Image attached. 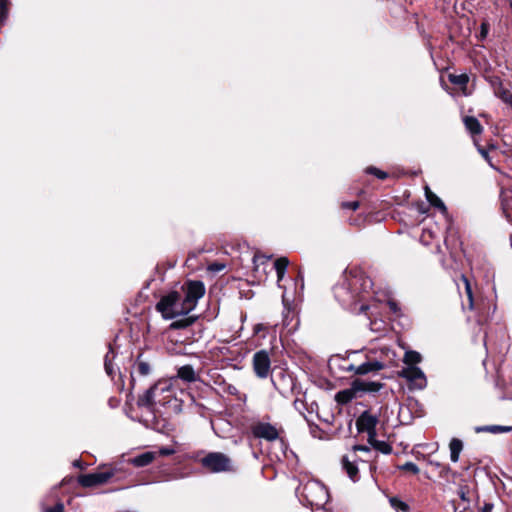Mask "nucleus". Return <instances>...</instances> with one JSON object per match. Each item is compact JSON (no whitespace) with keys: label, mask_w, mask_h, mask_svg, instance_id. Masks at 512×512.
Instances as JSON below:
<instances>
[{"label":"nucleus","mask_w":512,"mask_h":512,"mask_svg":"<svg viewBox=\"0 0 512 512\" xmlns=\"http://www.w3.org/2000/svg\"><path fill=\"white\" fill-rule=\"evenodd\" d=\"M171 397V385L167 381H159L139 397L137 404L152 412L155 404L165 405Z\"/></svg>","instance_id":"7ed1b4c3"},{"label":"nucleus","mask_w":512,"mask_h":512,"mask_svg":"<svg viewBox=\"0 0 512 512\" xmlns=\"http://www.w3.org/2000/svg\"><path fill=\"white\" fill-rule=\"evenodd\" d=\"M137 370L140 375L147 376L150 373V365L147 362H139L137 365Z\"/></svg>","instance_id":"72a5a7b5"},{"label":"nucleus","mask_w":512,"mask_h":512,"mask_svg":"<svg viewBox=\"0 0 512 512\" xmlns=\"http://www.w3.org/2000/svg\"><path fill=\"white\" fill-rule=\"evenodd\" d=\"M225 268L224 264L221 263H212L209 265L208 270L212 272H220Z\"/></svg>","instance_id":"c9c22d12"},{"label":"nucleus","mask_w":512,"mask_h":512,"mask_svg":"<svg viewBox=\"0 0 512 512\" xmlns=\"http://www.w3.org/2000/svg\"><path fill=\"white\" fill-rule=\"evenodd\" d=\"M461 279L465 284V291H466L468 302H469V309H472L473 308V296H472L471 285H470L468 279L464 275L461 276Z\"/></svg>","instance_id":"2f4dec72"},{"label":"nucleus","mask_w":512,"mask_h":512,"mask_svg":"<svg viewBox=\"0 0 512 512\" xmlns=\"http://www.w3.org/2000/svg\"><path fill=\"white\" fill-rule=\"evenodd\" d=\"M367 360L359 365H354V364H350L346 370L347 371H352L354 372L355 374H358V375H366L368 373H371V372H377L379 370H381L380 368L376 367V359H374V357L372 356V354H370V351L368 352L367 354Z\"/></svg>","instance_id":"f8f14e48"},{"label":"nucleus","mask_w":512,"mask_h":512,"mask_svg":"<svg viewBox=\"0 0 512 512\" xmlns=\"http://www.w3.org/2000/svg\"><path fill=\"white\" fill-rule=\"evenodd\" d=\"M512 431V426H503V425H487V426H477L475 427L476 433L481 432H490L493 434L498 433H508Z\"/></svg>","instance_id":"5701e85b"},{"label":"nucleus","mask_w":512,"mask_h":512,"mask_svg":"<svg viewBox=\"0 0 512 512\" xmlns=\"http://www.w3.org/2000/svg\"><path fill=\"white\" fill-rule=\"evenodd\" d=\"M449 80L451 83L455 85L465 86L469 81V77L466 74H451L449 75Z\"/></svg>","instance_id":"c756f323"},{"label":"nucleus","mask_w":512,"mask_h":512,"mask_svg":"<svg viewBox=\"0 0 512 512\" xmlns=\"http://www.w3.org/2000/svg\"><path fill=\"white\" fill-rule=\"evenodd\" d=\"M369 443L377 450L381 451L384 454H389L392 451L391 446L385 441L376 440V437L373 441H369Z\"/></svg>","instance_id":"bb28decb"},{"label":"nucleus","mask_w":512,"mask_h":512,"mask_svg":"<svg viewBox=\"0 0 512 512\" xmlns=\"http://www.w3.org/2000/svg\"><path fill=\"white\" fill-rule=\"evenodd\" d=\"M44 512H64V505L58 502L54 507L46 508Z\"/></svg>","instance_id":"e433bc0d"},{"label":"nucleus","mask_w":512,"mask_h":512,"mask_svg":"<svg viewBox=\"0 0 512 512\" xmlns=\"http://www.w3.org/2000/svg\"><path fill=\"white\" fill-rule=\"evenodd\" d=\"M370 354L376 359V367L381 370L388 367L397 365V354L387 346H380L377 348L370 349Z\"/></svg>","instance_id":"0eeeda50"},{"label":"nucleus","mask_w":512,"mask_h":512,"mask_svg":"<svg viewBox=\"0 0 512 512\" xmlns=\"http://www.w3.org/2000/svg\"><path fill=\"white\" fill-rule=\"evenodd\" d=\"M177 377L188 383L196 382L198 380V376L191 365L179 367L177 370Z\"/></svg>","instance_id":"dca6fc26"},{"label":"nucleus","mask_w":512,"mask_h":512,"mask_svg":"<svg viewBox=\"0 0 512 512\" xmlns=\"http://www.w3.org/2000/svg\"><path fill=\"white\" fill-rule=\"evenodd\" d=\"M114 357H115V353L112 350V348H110V350L108 351V353L105 356V361H104L105 371L109 376H112L114 374V370H113V366H112V360L114 359Z\"/></svg>","instance_id":"cd10ccee"},{"label":"nucleus","mask_w":512,"mask_h":512,"mask_svg":"<svg viewBox=\"0 0 512 512\" xmlns=\"http://www.w3.org/2000/svg\"><path fill=\"white\" fill-rule=\"evenodd\" d=\"M353 451L356 452V451H363V452H370V449L369 447L367 446H363V445H355L353 447Z\"/></svg>","instance_id":"79ce46f5"},{"label":"nucleus","mask_w":512,"mask_h":512,"mask_svg":"<svg viewBox=\"0 0 512 512\" xmlns=\"http://www.w3.org/2000/svg\"><path fill=\"white\" fill-rule=\"evenodd\" d=\"M428 464L438 471L441 478L448 479L450 476L454 478L457 475L448 465L441 464L438 461L429 460Z\"/></svg>","instance_id":"6ab92c4d"},{"label":"nucleus","mask_w":512,"mask_h":512,"mask_svg":"<svg viewBox=\"0 0 512 512\" xmlns=\"http://www.w3.org/2000/svg\"><path fill=\"white\" fill-rule=\"evenodd\" d=\"M353 382L360 383V385H358V389H357L360 396H362L364 393H377L383 387L382 383L375 382V381H364V380L356 379Z\"/></svg>","instance_id":"4468645a"},{"label":"nucleus","mask_w":512,"mask_h":512,"mask_svg":"<svg viewBox=\"0 0 512 512\" xmlns=\"http://www.w3.org/2000/svg\"><path fill=\"white\" fill-rule=\"evenodd\" d=\"M342 207L345 209L356 210L359 207V202H357V201L345 202L342 204Z\"/></svg>","instance_id":"58836bf2"},{"label":"nucleus","mask_w":512,"mask_h":512,"mask_svg":"<svg viewBox=\"0 0 512 512\" xmlns=\"http://www.w3.org/2000/svg\"><path fill=\"white\" fill-rule=\"evenodd\" d=\"M350 459L349 456H344L342 458V464L343 468L346 470L348 476L351 480L356 481L358 476V467L356 466V458L355 455H353Z\"/></svg>","instance_id":"2eb2a0df"},{"label":"nucleus","mask_w":512,"mask_h":512,"mask_svg":"<svg viewBox=\"0 0 512 512\" xmlns=\"http://www.w3.org/2000/svg\"><path fill=\"white\" fill-rule=\"evenodd\" d=\"M201 466L210 473L234 472L231 458L222 452H209L199 460Z\"/></svg>","instance_id":"20e7f679"},{"label":"nucleus","mask_w":512,"mask_h":512,"mask_svg":"<svg viewBox=\"0 0 512 512\" xmlns=\"http://www.w3.org/2000/svg\"><path fill=\"white\" fill-rule=\"evenodd\" d=\"M458 494H459V496H460V498H461L462 500H464V501H465V500H467V499H466V494H465V492H464V490H463V489H460V490L458 491Z\"/></svg>","instance_id":"de8ad7c7"},{"label":"nucleus","mask_w":512,"mask_h":512,"mask_svg":"<svg viewBox=\"0 0 512 512\" xmlns=\"http://www.w3.org/2000/svg\"><path fill=\"white\" fill-rule=\"evenodd\" d=\"M491 83L494 89L495 96L500 98L503 102H505L509 98V96L512 95L506 88H504L499 78H494L491 81Z\"/></svg>","instance_id":"4be33fe9"},{"label":"nucleus","mask_w":512,"mask_h":512,"mask_svg":"<svg viewBox=\"0 0 512 512\" xmlns=\"http://www.w3.org/2000/svg\"><path fill=\"white\" fill-rule=\"evenodd\" d=\"M493 507H494L493 504L485 503L484 506L481 509V512H492Z\"/></svg>","instance_id":"c03bdc74"},{"label":"nucleus","mask_w":512,"mask_h":512,"mask_svg":"<svg viewBox=\"0 0 512 512\" xmlns=\"http://www.w3.org/2000/svg\"><path fill=\"white\" fill-rule=\"evenodd\" d=\"M302 496L313 507H324L328 502L329 494L326 487L317 480H310L303 485Z\"/></svg>","instance_id":"39448f33"},{"label":"nucleus","mask_w":512,"mask_h":512,"mask_svg":"<svg viewBox=\"0 0 512 512\" xmlns=\"http://www.w3.org/2000/svg\"><path fill=\"white\" fill-rule=\"evenodd\" d=\"M488 31H489V25L487 23H482L481 31H480V38L484 39L487 36Z\"/></svg>","instance_id":"a19ab883"},{"label":"nucleus","mask_w":512,"mask_h":512,"mask_svg":"<svg viewBox=\"0 0 512 512\" xmlns=\"http://www.w3.org/2000/svg\"><path fill=\"white\" fill-rule=\"evenodd\" d=\"M509 4H510V6H511V8H512V0H509Z\"/></svg>","instance_id":"864d4df0"},{"label":"nucleus","mask_w":512,"mask_h":512,"mask_svg":"<svg viewBox=\"0 0 512 512\" xmlns=\"http://www.w3.org/2000/svg\"><path fill=\"white\" fill-rule=\"evenodd\" d=\"M155 458V452L147 451L138 456H135L130 460V462L136 467H144L152 463Z\"/></svg>","instance_id":"a211bd4d"},{"label":"nucleus","mask_w":512,"mask_h":512,"mask_svg":"<svg viewBox=\"0 0 512 512\" xmlns=\"http://www.w3.org/2000/svg\"><path fill=\"white\" fill-rule=\"evenodd\" d=\"M378 417L369 411H364L356 420V426L359 432L368 434V441H373L376 437V425Z\"/></svg>","instance_id":"1a4fd4ad"},{"label":"nucleus","mask_w":512,"mask_h":512,"mask_svg":"<svg viewBox=\"0 0 512 512\" xmlns=\"http://www.w3.org/2000/svg\"><path fill=\"white\" fill-rule=\"evenodd\" d=\"M367 173L375 175L379 179H385L387 177V173L384 171L379 170L375 167H369L366 170Z\"/></svg>","instance_id":"f704fd0d"},{"label":"nucleus","mask_w":512,"mask_h":512,"mask_svg":"<svg viewBox=\"0 0 512 512\" xmlns=\"http://www.w3.org/2000/svg\"><path fill=\"white\" fill-rule=\"evenodd\" d=\"M288 265H289V260L286 257L278 258L274 262L273 268L276 270L278 283L283 279Z\"/></svg>","instance_id":"b1692460"},{"label":"nucleus","mask_w":512,"mask_h":512,"mask_svg":"<svg viewBox=\"0 0 512 512\" xmlns=\"http://www.w3.org/2000/svg\"><path fill=\"white\" fill-rule=\"evenodd\" d=\"M367 309H368V306H367V305H365V304H362V305L360 306V308H359V312H360V313H361V312H365Z\"/></svg>","instance_id":"09e8293b"},{"label":"nucleus","mask_w":512,"mask_h":512,"mask_svg":"<svg viewBox=\"0 0 512 512\" xmlns=\"http://www.w3.org/2000/svg\"><path fill=\"white\" fill-rule=\"evenodd\" d=\"M387 304H388L389 308L391 309V311H393L394 313H396L398 311L397 304L393 300H388Z\"/></svg>","instance_id":"37998d69"},{"label":"nucleus","mask_w":512,"mask_h":512,"mask_svg":"<svg viewBox=\"0 0 512 512\" xmlns=\"http://www.w3.org/2000/svg\"><path fill=\"white\" fill-rule=\"evenodd\" d=\"M204 293L205 287L201 281H189L184 288V297L178 292H170L161 298L156 308L165 319L187 315L194 310Z\"/></svg>","instance_id":"f03ea898"},{"label":"nucleus","mask_w":512,"mask_h":512,"mask_svg":"<svg viewBox=\"0 0 512 512\" xmlns=\"http://www.w3.org/2000/svg\"><path fill=\"white\" fill-rule=\"evenodd\" d=\"M358 385H360V383L352 382L349 388L337 392L335 395L336 402L344 405L359 397L360 395L357 391Z\"/></svg>","instance_id":"ddd939ff"},{"label":"nucleus","mask_w":512,"mask_h":512,"mask_svg":"<svg viewBox=\"0 0 512 512\" xmlns=\"http://www.w3.org/2000/svg\"><path fill=\"white\" fill-rule=\"evenodd\" d=\"M227 391L232 394V395H236L238 393V390L235 386H232V385H229L228 388H227Z\"/></svg>","instance_id":"a18cd8bd"},{"label":"nucleus","mask_w":512,"mask_h":512,"mask_svg":"<svg viewBox=\"0 0 512 512\" xmlns=\"http://www.w3.org/2000/svg\"><path fill=\"white\" fill-rule=\"evenodd\" d=\"M286 299V292L283 293V300Z\"/></svg>","instance_id":"603ef678"},{"label":"nucleus","mask_w":512,"mask_h":512,"mask_svg":"<svg viewBox=\"0 0 512 512\" xmlns=\"http://www.w3.org/2000/svg\"><path fill=\"white\" fill-rule=\"evenodd\" d=\"M161 456H170L175 453V450L173 448L169 447H161L158 452Z\"/></svg>","instance_id":"4c0bfd02"},{"label":"nucleus","mask_w":512,"mask_h":512,"mask_svg":"<svg viewBox=\"0 0 512 512\" xmlns=\"http://www.w3.org/2000/svg\"><path fill=\"white\" fill-rule=\"evenodd\" d=\"M512 108V95L504 102Z\"/></svg>","instance_id":"8fccbe9b"},{"label":"nucleus","mask_w":512,"mask_h":512,"mask_svg":"<svg viewBox=\"0 0 512 512\" xmlns=\"http://www.w3.org/2000/svg\"><path fill=\"white\" fill-rule=\"evenodd\" d=\"M399 468L401 470L408 471L413 474H418L420 471L418 466L413 462H406L405 464L401 465Z\"/></svg>","instance_id":"473e14b6"},{"label":"nucleus","mask_w":512,"mask_h":512,"mask_svg":"<svg viewBox=\"0 0 512 512\" xmlns=\"http://www.w3.org/2000/svg\"><path fill=\"white\" fill-rule=\"evenodd\" d=\"M270 260V257L264 256V255H255L253 258L254 263V270L257 273L262 272L263 274H266V268L264 266L268 261Z\"/></svg>","instance_id":"393cba45"},{"label":"nucleus","mask_w":512,"mask_h":512,"mask_svg":"<svg viewBox=\"0 0 512 512\" xmlns=\"http://www.w3.org/2000/svg\"><path fill=\"white\" fill-rule=\"evenodd\" d=\"M190 322H188L187 320H180V321H175L171 324V327L172 328H183V327H186L187 325H189Z\"/></svg>","instance_id":"ea45409f"},{"label":"nucleus","mask_w":512,"mask_h":512,"mask_svg":"<svg viewBox=\"0 0 512 512\" xmlns=\"http://www.w3.org/2000/svg\"><path fill=\"white\" fill-rule=\"evenodd\" d=\"M8 16V0H0V26L4 24Z\"/></svg>","instance_id":"7c9ffc66"},{"label":"nucleus","mask_w":512,"mask_h":512,"mask_svg":"<svg viewBox=\"0 0 512 512\" xmlns=\"http://www.w3.org/2000/svg\"><path fill=\"white\" fill-rule=\"evenodd\" d=\"M463 122H464L465 128L468 130V132L472 136L479 135L482 133L483 127L477 118H475L473 116H465L463 118Z\"/></svg>","instance_id":"f3484780"},{"label":"nucleus","mask_w":512,"mask_h":512,"mask_svg":"<svg viewBox=\"0 0 512 512\" xmlns=\"http://www.w3.org/2000/svg\"><path fill=\"white\" fill-rule=\"evenodd\" d=\"M425 197L431 206L439 209L442 213H446V206L444 202L433 193L428 186H425Z\"/></svg>","instance_id":"aec40b11"},{"label":"nucleus","mask_w":512,"mask_h":512,"mask_svg":"<svg viewBox=\"0 0 512 512\" xmlns=\"http://www.w3.org/2000/svg\"><path fill=\"white\" fill-rule=\"evenodd\" d=\"M399 376L405 378L416 389H423L427 385L424 372L417 366H405L399 372Z\"/></svg>","instance_id":"6e6552de"},{"label":"nucleus","mask_w":512,"mask_h":512,"mask_svg":"<svg viewBox=\"0 0 512 512\" xmlns=\"http://www.w3.org/2000/svg\"><path fill=\"white\" fill-rule=\"evenodd\" d=\"M372 294L375 296V299H376L377 301H379V302H381V301H382V299L378 296V293H377V292H373Z\"/></svg>","instance_id":"3c124183"},{"label":"nucleus","mask_w":512,"mask_h":512,"mask_svg":"<svg viewBox=\"0 0 512 512\" xmlns=\"http://www.w3.org/2000/svg\"><path fill=\"white\" fill-rule=\"evenodd\" d=\"M450 459L456 463L459 461L460 453L463 450V442L458 438H452L449 443Z\"/></svg>","instance_id":"412c9836"},{"label":"nucleus","mask_w":512,"mask_h":512,"mask_svg":"<svg viewBox=\"0 0 512 512\" xmlns=\"http://www.w3.org/2000/svg\"><path fill=\"white\" fill-rule=\"evenodd\" d=\"M389 502H390L391 506L397 512H408L409 511V506L405 502H403L402 500H400L396 497H391L389 499Z\"/></svg>","instance_id":"c85d7f7f"},{"label":"nucleus","mask_w":512,"mask_h":512,"mask_svg":"<svg viewBox=\"0 0 512 512\" xmlns=\"http://www.w3.org/2000/svg\"><path fill=\"white\" fill-rule=\"evenodd\" d=\"M421 359V355L416 351H407L404 355V363L406 366H416V364L419 363Z\"/></svg>","instance_id":"a878e982"},{"label":"nucleus","mask_w":512,"mask_h":512,"mask_svg":"<svg viewBox=\"0 0 512 512\" xmlns=\"http://www.w3.org/2000/svg\"><path fill=\"white\" fill-rule=\"evenodd\" d=\"M373 282L360 267H350L334 288L336 300L346 309L356 310L357 304L371 296Z\"/></svg>","instance_id":"f257e3e1"},{"label":"nucleus","mask_w":512,"mask_h":512,"mask_svg":"<svg viewBox=\"0 0 512 512\" xmlns=\"http://www.w3.org/2000/svg\"><path fill=\"white\" fill-rule=\"evenodd\" d=\"M252 433L256 438L274 441L279 437V432L275 426L266 422H259L253 425Z\"/></svg>","instance_id":"9b49d317"},{"label":"nucleus","mask_w":512,"mask_h":512,"mask_svg":"<svg viewBox=\"0 0 512 512\" xmlns=\"http://www.w3.org/2000/svg\"><path fill=\"white\" fill-rule=\"evenodd\" d=\"M478 151L485 159H488V152L485 149L478 146Z\"/></svg>","instance_id":"49530a36"},{"label":"nucleus","mask_w":512,"mask_h":512,"mask_svg":"<svg viewBox=\"0 0 512 512\" xmlns=\"http://www.w3.org/2000/svg\"><path fill=\"white\" fill-rule=\"evenodd\" d=\"M271 361L267 351L260 350L253 356V369L259 378H266L270 372Z\"/></svg>","instance_id":"9d476101"},{"label":"nucleus","mask_w":512,"mask_h":512,"mask_svg":"<svg viewBox=\"0 0 512 512\" xmlns=\"http://www.w3.org/2000/svg\"><path fill=\"white\" fill-rule=\"evenodd\" d=\"M115 475V469L104 467L93 473L81 475L79 483L83 487H94L107 483L111 477Z\"/></svg>","instance_id":"423d86ee"}]
</instances>
